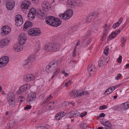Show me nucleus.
<instances>
[{
    "label": "nucleus",
    "instance_id": "obj_1",
    "mask_svg": "<svg viewBox=\"0 0 129 129\" xmlns=\"http://www.w3.org/2000/svg\"><path fill=\"white\" fill-rule=\"evenodd\" d=\"M73 13V11L71 9L67 10L63 14L59 15L60 17L63 20H68L72 16Z\"/></svg>",
    "mask_w": 129,
    "mask_h": 129
},
{
    "label": "nucleus",
    "instance_id": "obj_2",
    "mask_svg": "<svg viewBox=\"0 0 129 129\" xmlns=\"http://www.w3.org/2000/svg\"><path fill=\"white\" fill-rule=\"evenodd\" d=\"M36 99V94L34 92H30L28 94L26 100L29 104H31Z\"/></svg>",
    "mask_w": 129,
    "mask_h": 129
},
{
    "label": "nucleus",
    "instance_id": "obj_3",
    "mask_svg": "<svg viewBox=\"0 0 129 129\" xmlns=\"http://www.w3.org/2000/svg\"><path fill=\"white\" fill-rule=\"evenodd\" d=\"M14 100V97L13 93H9L7 97V100L10 106L12 107H14L15 106V103Z\"/></svg>",
    "mask_w": 129,
    "mask_h": 129
},
{
    "label": "nucleus",
    "instance_id": "obj_4",
    "mask_svg": "<svg viewBox=\"0 0 129 129\" xmlns=\"http://www.w3.org/2000/svg\"><path fill=\"white\" fill-rule=\"evenodd\" d=\"M9 58L7 56H4L0 58V67L6 65L9 61Z\"/></svg>",
    "mask_w": 129,
    "mask_h": 129
},
{
    "label": "nucleus",
    "instance_id": "obj_5",
    "mask_svg": "<svg viewBox=\"0 0 129 129\" xmlns=\"http://www.w3.org/2000/svg\"><path fill=\"white\" fill-rule=\"evenodd\" d=\"M36 13V10L33 8H31L29 11L27 16L30 20H32L35 18Z\"/></svg>",
    "mask_w": 129,
    "mask_h": 129
},
{
    "label": "nucleus",
    "instance_id": "obj_6",
    "mask_svg": "<svg viewBox=\"0 0 129 129\" xmlns=\"http://www.w3.org/2000/svg\"><path fill=\"white\" fill-rule=\"evenodd\" d=\"M87 71L90 76H92L95 73L96 69L93 65H90L88 66Z\"/></svg>",
    "mask_w": 129,
    "mask_h": 129
},
{
    "label": "nucleus",
    "instance_id": "obj_7",
    "mask_svg": "<svg viewBox=\"0 0 129 129\" xmlns=\"http://www.w3.org/2000/svg\"><path fill=\"white\" fill-rule=\"evenodd\" d=\"M16 25L17 26H19L22 25L23 23V20L21 16L17 15L16 16Z\"/></svg>",
    "mask_w": 129,
    "mask_h": 129
},
{
    "label": "nucleus",
    "instance_id": "obj_8",
    "mask_svg": "<svg viewBox=\"0 0 129 129\" xmlns=\"http://www.w3.org/2000/svg\"><path fill=\"white\" fill-rule=\"evenodd\" d=\"M109 26L107 25L106 24H105L103 26V28H104L103 32V36H102L101 37V41L103 39H104L106 37L107 35L109 30L110 29Z\"/></svg>",
    "mask_w": 129,
    "mask_h": 129
},
{
    "label": "nucleus",
    "instance_id": "obj_9",
    "mask_svg": "<svg viewBox=\"0 0 129 129\" xmlns=\"http://www.w3.org/2000/svg\"><path fill=\"white\" fill-rule=\"evenodd\" d=\"M19 42L22 45L24 44L26 39V35L25 34L22 33L20 34L19 36Z\"/></svg>",
    "mask_w": 129,
    "mask_h": 129
},
{
    "label": "nucleus",
    "instance_id": "obj_10",
    "mask_svg": "<svg viewBox=\"0 0 129 129\" xmlns=\"http://www.w3.org/2000/svg\"><path fill=\"white\" fill-rule=\"evenodd\" d=\"M55 18V17L53 16H48L46 18V22L47 24L52 26L53 24V22L54 21Z\"/></svg>",
    "mask_w": 129,
    "mask_h": 129
},
{
    "label": "nucleus",
    "instance_id": "obj_11",
    "mask_svg": "<svg viewBox=\"0 0 129 129\" xmlns=\"http://www.w3.org/2000/svg\"><path fill=\"white\" fill-rule=\"evenodd\" d=\"M35 77V76L33 74H28L24 77L23 80L25 82H29L34 80Z\"/></svg>",
    "mask_w": 129,
    "mask_h": 129
},
{
    "label": "nucleus",
    "instance_id": "obj_12",
    "mask_svg": "<svg viewBox=\"0 0 129 129\" xmlns=\"http://www.w3.org/2000/svg\"><path fill=\"white\" fill-rule=\"evenodd\" d=\"M2 30L1 34L2 36H4L9 33L11 31V29L8 26H5L3 27Z\"/></svg>",
    "mask_w": 129,
    "mask_h": 129
},
{
    "label": "nucleus",
    "instance_id": "obj_13",
    "mask_svg": "<svg viewBox=\"0 0 129 129\" xmlns=\"http://www.w3.org/2000/svg\"><path fill=\"white\" fill-rule=\"evenodd\" d=\"M9 41L8 38L1 39L0 40V46L1 48L6 46L9 43Z\"/></svg>",
    "mask_w": 129,
    "mask_h": 129
},
{
    "label": "nucleus",
    "instance_id": "obj_14",
    "mask_svg": "<svg viewBox=\"0 0 129 129\" xmlns=\"http://www.w3.org/2000/svg\"><path fill=\"white\" fill-rule=\"evenodd\" d=\"M70 95L74 98L78 97L81 96V93L79 91H76L75 90H73L70 91Z\"/></svg>",
    "mask_w": 129,
    "mask_h": 129
},
{
    "label": "nucleus",
    "instance_id": "obj_15",
    "mask_svg": "<svg viewBox=\"0 0 129 129\" xmlns=\"http://www.w3.org/2000/svg\"><path fill=\"white\" fill-rule=\"evenodd\" d=\"M97 14L98 13L96 12H94L89 14L86 18V21L87 23L90 22L91 21V19L92 17H93L94 18H95Z\"/></svg>",
    "mask_w": 129,
    "mask_h": 129
},
{
    "label": "nucleus",
    "instance_id": "obj_16",
    "mask_svg": "<svg viewBox=\"0 0 129 129\" xmlns=\"http://www.w3.org/2000/svg\"><path fill=\"white\" fill-rule=\"evenodd\" d=\"M14 2L7 1L6 6L7 8L9 10H12L15 6Z\"/></svg>",
    "mask_w": 129,
    "mask_h": 129
},
{
    "label": "nucleus",
    "instance_id": "obj_17",
    "mask_svg": "<svg viewBox=\"0 0 129 129\" xmlns=\"http://www.w3.org/2000/svg\"><path fill=\"white\" fill-rule=\"evenodd\" d=\"M23 45L19 42L16 46H15L14 49L16 52H19L22 51L23 49Z\"/></svg>",
    "mask_w": 129,
    "mask_h": 129
},
{
    "label": "nucleus",
    "instance_id": "obj_18",
    "mask_svg": "<svg viewBox=\"0 0 129 129\" xmlns=\"http://www.w3.org/2000/svg\"><path fill=\"white\" fill-rule=\"evenodd\" d=\"M53 51H56L59 49L60 47V44L57 43H51Z\"/></svg>",
    "mask_w": 129,
    "mask_h": 129
},
{
    "label": "nucleus",
    "instance_id": "obj_19",
    "mask_svg": "<svg viewBox=\"0 0 129 129\" xmlns=\"http://www.w3.org/2000/svg\"><path fill=\"white\" fill-rule=\"evenodd\" d=\"M42 6L44 9L47 10L51 9V5L47 1H44L42 4Z\"/></svg>",
    "mask_w": 129,
    "mask_h": 129
},
{
    "label": "nucleus",
    "instance_id": "obj_20",
    "mask_svg": "<svg viewBox=\"0 0 129 129\" xmlns=\"http://www.w3.org/2000/svg\"><path fill=\"white\" fill-rule=\"evenodd\" d=\"M56 103L57 102L55 100L50 102L47 105L49 106V109L51 110L54 108L56 106Z\"/></svg>",
    "mask_w": 129,
    "mask_h": 129
},
{
    "label": "nucleus",
    "instance_id": "obj_21",
    "mask_svg": "<svg viewBox=\"0 0 129 129\" xmlns=\"http://www.w3.org/2000/svg\"><path fill=\"white\" fill-rule=\"evenodd\" d=\"M31 61L27 59L23 64V66L25 68L29 69L31 67Z\"/></svg>",
    "mask_w": 129,
    "mask_h": 129
},
{
    "label": "nucleus",
    "instance_id": "obj_22",
    "mask_svg": "<svg viewBox=\"0 0 129 129\" xmlns=\"http://www.w3.org/2000/svg\"><path fill=\"white\" fill-rule=\"evenodd\" d=\"M54 21L52 26L57 27L59 26L61 23V21L60 19L55 18Z\"/></svg>",
    "mask_w": 129,
    "mask_h": 129
},
{
    "label": "nucleus",
    "instance_id": "obj_23",
    "mask_svg": "<svg viewBox=\"0 0 129 129\" xmlns=\"http://www.w3.org/2000/svg\"><path fill=\"white\" fill-rule=\"evenodd\" d=\"M30 4V3L29 1H24V3L21 5V7L22 9H27Z\"/></svg>",
    "mask_w": 129,
    "mask_h": 129
},
{
    "label": "nucleus",
    "instance_id": "obj_24",
    "mask_svg": "<svg viewBox=\"0 0 129 129\" xmlns=\"http://www.w3.org/2000/svg\"><path fill=\"white\" fill-rule=\"evenodd\" d=\"M51 43H50L47 44L45 47V50L48 52L53 51Z\"/></svg>",
    "mask_w": 129,
    "mask_h": 129
},
{
    "label": "nucleus",
    "instance_id": "obj_25",
    "mask_svg": "<svg viewBox=\"0 0 129 129\" xmlns=\"http://www.w3.org/2000/svg\"><path fill=\"white\" fill-rule=\"evenodd\" d=\"M54 70L58 66V63L57 60H53L49 63Z\"/></svg>",
    "mask_w": 129,
    "mask_h": 129
},
{
    "label": "nucleus",
    "instance_id": "obj_26",
    "mask_svg": "<svg viewBox=\"0 0 129 129\" xmlns=\"http://www.w3.org/2000/svg\"><path fill=\"white\" fill-rule=\"evenodd\" d=\"M103 124L105 126L104 127L105 129H112L111 125L108 121H105L103 123Z\"/></svg>",
    "mask_w": 129,
    "mask_h": 129
},
{
    "label": "nucleus",
    "instance_id": "obj_27",
    "mask_svg": "<svg viewBox=\"0 0 129 129\" xmlns=\"http://www.w3.org/2000/svg\"><path fill=\"white\" fill-rule=\"evenodd\" d=\"M32 25V23L29 21H27L25 23L24 27L23 29L24 30L27 29V28H28L31 26Z\"/></svg>",
    "mask_w": 129,
    "mask_h": 129
},
{
    "label": "nucleus",
    "instance_id": "obj_28",
    "mask_svg": "<svg viewBox=\"0 0 129 129\" xmlns=\"http://www.w3.org/2000/svg\"><path fill=\"white\" fill-rule=\"evenodd\" d=\"M54 70L52 67L50 65V64L49 65L47 66L46 67V71L48 73L52 72Z\"/></svg>",
    "mask_w": 129,
    "mask_h": 129
},
{
    "label": "nucleus",
    "instance_id": "obj_29",
    "mask_svg": "<svg viewBox=\"0 0 129 129\" xmlns=\"http://www.w3.org/2000/svg\"><path fill=\"white\" fill-rule=\"evenodd\" d=\"M129 108V101L125 102L122 105V108L124 110Z\"/></svg>",
    "mask_w": 129,
    "mask_h": 129
},
{
    "label": "nucleus",
    "instance_id": "obj_30",
    "mask_svg": "<svg viewBox=\"0 0 129 129\" xmlns=\"http://www.w3.org/2000/svg\"><path fill=\"white\" fill-rule=\"evenodd\" d=\"M20 87L21 88V89H22L24 92L29 89L30 88V86L29 84H24L23 85L21 86Z\"/></svg>",
    "mask_w": 129,
    "mask_h": 129
},
{
    "label": "nucleus",
    "instance_id": "obj_31",
    "mask_svg": "<svg viewBox=\"0 0 129 129\" xmlns=\"http://www.w3.org/2000/svg\"><path fill=\"white\" fill-rule=\"evenodd\" d=\"M117 35L116 33V32H113L109 35L107 38L108 40L109 41L114 38Z\"/></svg>",
    "mask_w": 129,
    "mask_h": 129
},
{
    "label": "nucleus",
    "instance_id": "obj_32",
    "mask_svg": "<svg viewBox=\"0 0 129 129\" xmlns=\"http://www.w3.org/2000/svg\"><path fill=\"white\" fill-rule=\"evenodd\" d=\"M40 43L39 41H38L36 42L35 45V48L34 49V51L36 52H38L40 49Z\"/></svg>",
    "mask_w": 129,
    "mask_h": 129
},
{
    "label": "nucleus",
    "instance_id": "obj_33",
    "mask_svg": "<svg viewBox=\"0 0 129 129\" xmlns=\"http://www.w3.org/2000/svg\"><path fill=\"white\" fill-rule=\"evenodd\" d=\"M35 36H37L40 35L41 33L40 30L38 28H34Z\"/></svg>",
    "mask_w": 129,
    "mask_h": 129
},
{
    "label": "nucleus",
    "instance_id": "obj_34",
    "mask_svg": "<svg viewBox=\"0 0 129 129\" xmlns=\"http://www.w3.org/2000/svg\"><path fill=\"white\" fill-rule=\"evenodd\" d=\"M126 40V38L125 37H122L121 39V46L122 47H123L125 44V42Z\"/></svg>",
    "mask_w": 129,
    "mask_h": 129
},
{
    "label": "nucleus",
    "instance_id": "obj_35",
    "mask_svg": "<svg viewBox=\"0 0 129 129\" xmlns=\"http://www.w3.org/2000/svg\"><path fill=\"white\" fill-rule=\"evenodd\" d=\"M67 3V5L70 7L71 8L74 7V3L72 2L70 0L68 1Z\"/></svg>",
    "mask_w": 129,
    "mask_h": 129
},
{
    "label": "nucleus",
    "instance_id": "obj_36",
    "mask_svg": "<svg viewBox=\"0 0 129 129\" xmlns=\"http://www.w3.org/2000/svg\"><path fill=\"white\" fill-rule=\"evenodd\" d=\"M52 97L53 96L52 95H50L48 97L44 100V101L43 102V104H45L49 101L51 100Z\"/></svg>",
    "mask_w": 129,
    "mask_h": 129
},
{
    "label": "nucleus",
    "instance_id": "obj_37",
    "mask_svg": "<svg viewBox=\"0 0 129 129\" xmlns=\"http://www.w3.org/2000/svg\"><path fill=\"white\" fill-rule=\"evenodd\" d=\"M36 58V57L35 55H32L29 57L27 59L31 61H31H33L35 60Z\"/></svg>",
    "mask_w": 129,
    "mask_h": 129
},
{
    "label": "nucleus",
    "instance_id": "obj_38",
    "mask_svg": "<svg viewBox=\"0 0 129 129\" xmlns=\"http://www.w3.org/2000/svg\"><path fill=\"white\" fill-rule=\"evenodd\" d=\"M34 28H31L28 30V34L29 35H31L32 36H34Z\"/></svg>",
    "mask_w": 129,
    "mask_h": 129
},
{
    "label": "nucleus",
    "instance_id": "obj_39",
    "mask_svg": "<svg viewBox=\"0 0 129 129\" xmlns=\"http://www.w3.org/2000/svg\"><path fill=\"white\" fill-rule=\"evenodd\" d=\"M25 97L24 96L22 95L19 96L18 98V101L20 102H23L25 101Z\"/></svg>",
    "mask_w": 129,
    "mask_h": 129
},
{
    "label": "nucleus",
    "instance_id": "obj_40",
    "mask_svg": "<svg viewBox=\"0 0 129 129\" xmlns=\"http://www.w3.org/2000/svg\"><path fill=\"white\" fill-rule=\"evenodd\" d=\"M74 115H73L74 117H77L80 115V113L79 111H73Z\"/></svg>",
    "mask_w": 129,
    "mask_h": 129
},
{
    "label": "nucleus",
    "instance_id": "obj_41",
    "mask_svg": "<svg viewBox=\"0 0 129 129\" xmlns=\"http://www.w3.org/2000/svg\"><path fill=\"white\" fill-rule=\"evenodd\" d=\"M75 3V5L79 6H81L82 5V3L79 0H77L76 1Z\"/></svg>",
    "mask_w": 129,
    "mask_h": 129
},
{
    "label": "nucleus",
    "instance_id": "obj_42",
    "mask_svg": "<svg viewBox=\"0 0 129 129\" xmlns=\"http://www.w3.org/2000/svg\"><path fill=\"white\" fill-rule=\"evenodd\" d=\"M109 48L108 46L105 47L104 51V53L106 55H107L108 54Z\"/></svg>",
    "mask_w": 129,
    "mask_h": 129
},
{
    "label": "nucleus",
    "instance_id": "obj_43",
    "mask_svg": "<svg viewBox=\"0 0 129 129\" xmlns=\"http://www.w3.org/2000/svg\"><path fill=\"white\" fill-rule=\"evenodd\" d=\"M60 71V70L59 69H58L53 74V76L51 77V78L53 79L57 74H58Z\"/></svg>",
    "mask_w": 129,
    "mask_h": 129
},
{
    "label": "nucleus",
    "instance_id": "obj_44",
    "mask_svg": "<svg viewBox=\"0 0 129 129\" xmlns=\"http://www.w3.org/2000/svg\"><path fill=\"white\" fill-rule=\"evenodd\" d=\"M24 91L22 89H21V88L20 87L19 89L17 91V94L18 95H20Z\"/></svg>",
    "mask_w": 129,
    "mask_h": 129
},
{
    "label": "nucleus",
    "instance_id": "obj_45",
    "mask_svg": "<svg viewBox=\"0 0 129 129\" xmlns=\"http://www.w3.org/2000/svg\"><path fill=\"white\" fill-rule=\"evenodd\" d=\"M73 111H72L71 112L68 113H67L68 116L69 118L74 117L73 115H74V113Z\"/></svg>",
    "mask_w": 129,
    "mask_h": 129
},
{
    "label": "nucleus",
    "instance_id": "obj_46",
    "mask_svg": "<svg viewBox=\"0 0 129 129\" xmlns=\"http://www.w3.org/2000/svg\"><path fill=\"white\" fill-rule=\"evenodd\" d=\"M112 91H110V90H108V89H107L105 92L104 93V95H107L111 92Z\"/></svg>",
    "mask_w": 129,
    "mask_h": 129
},
{
    "label": "nucleus",
    "instance_id": "obj_47",
    "mask_svg": "<svg viewBox=\"0 0 129 129\" xmlns=\"http://www.w3.org/2000/svg\"><path fill=\"white\" fill-rule=\"evenodd\" d=\"M107 108V106L105 105H103L101 106L99 108V109L102 110L104 109H106Z\"/></svg>",
    "mask_w": 129,
    "mask_h": 129
},
{
    "label": "nucleus",
    "instance_id": "obj_48",
    "mask_svg": "<svg viewBox=\"0 0 129 129\" xmlns=\"http://www.w3.org/2000/svg\"><path fill=\"white\" fill-rule=\"evenodd\" d=\"M104 64V63L103 61H100L99 63V67H101L103 66Z\"/></svg>",
    "mask_w": 129,
    "mask_h": 129
},
{
    "label": "nucleus",
    "instance_id": "obj_49",
    "mask_svg": "<svg viewBox=\"0 0 129 129\" xmlns=\"http://www.w3.org/2000/svg\"><path fill=\"white\" fill-rule=\"evenodd\" d=\"M76 46H75L74 48V50L73 52V56L74 57L76 56V52L75 51L76 50Z\"/></svg>",
    "mask_w": 129,
    "mask_h": 129
},
{
    "label": "nucleus",
    "instance_id": "obj_50",
    "mask_svg": "<svg viewBox=\"0 0 129 129\" xmlns=\"http://www.w3.org/2000/svg\"><path fill=\"white\" fill-rule=\"evenodd\" d=\"M16 122L15 121H13L12 122L11 124L10 125V127H13L14 125L16 123Z\"/></svg>",
    "mask_w": 129,
    "mask_h": 129
},
{
    "label": "nucleus",
    "instance_id": "obj_51",
    "mask_svg": "<svg viewBox=\"0 0 129 129\" xmlns=\"http://www.w3.org/2000/svg\"><path fill=\"white\" fill-rule=\"evenodd\" d=\"M55 117L56 119L58 120H59L61 118V117L60 116V115L58 114H57L56 115Z\"/></svg>",
    "mask_w": 129,
    "mask_h": 129
},
{
    "label": "nucleus",
    "instance_id": "obj_52",
    "mask_svg": "<svg viewBox=\"0 0 129 129\" xmlns=\"http://www.w3.org/2000/svg\"><path fill=\"white\" fill-rule=\"evenodd\" d=\"M122 19L123 18L122 17L120 18L118 20V21L116 22V24L118 23V25H120L121 23Z\"/></svg>",
    "mask_w": 129,
    "mask_h": 129
},
{
    "label": "nucleus",
    "instance_id": "obj_53",
    "mask_svg": "<svg viewBox=\"0 0 129 129\" xmlns=\"http://www.w3.org/2000/svg\"><path fill=\"white\" fill-rule=\"evenodd\" d=\"M36 129H48L45 126H39L37 127Z\"/></svg>",
    "mask_w": 129,
    "mask_h": 129
},
{
    "label": "nucleus",
    "instance_id": "obj_54",
    "mask_svg": "<svg viewBox=\"0 0 129 129\" xmlns=\"http://www.w3.org/2000/svg\"><path fill=\"white\" fill-rule=\"evenodd\" d=\"M87 114V112H84L83 113H82L80 114V116L81 117H82L85 116Z\"/></svg>",
    "mask_w": 129,
    "mask_h": 129
},
{
    "label": "nucleus",
    "instance_id": "obj_55",
    "mask_svg": "<svg viewBox=\"0 0 129 129\" xmlns=\"http://www.w3.org/2000/svg\"><path fill=\"white\" fill-rule=\"evenodd\" d=\"M122 56H121L120 55L119 57V58L117 59V62L118 63H121V59H122Z\"/></svg>",
    "mask_w": 129,
    "mask_h": 129
},
{
    "label": "nucleus",
    "instance_id": "obj_56",
    "mask_svg": "<svg viewBox=\"0 0 129 129\" xmlns=\"http://www.w3.org/2000/svg\"><path fill=\"white\" fill-rule=\"evenodd\" d=\"M65 114L66 113L64 112H62L59 114L60 115V116L62 118L65 115Z\"/></svg>",
    "mask_w": 129,
    "mask_h": 129
},
{
    "label": "nucleus",
    "instance_id": "obj_57",
    "mask_svg": "<svg viewBox=\"0 0 129 129\" xmlns=\"http://www.w3.org/2000/svg\"><path fill=\"white\" fill-rule=\"evenodd\" d=\"M31 106L30 105H28L25 107L24 109L25 110H29L31 108Z\"/></svg>",
    "mask_w": 129,
    "mask_h": 129
},
{
    "label": "nucleus",
    "instance_id": "obj_58",
    "mask_svg": "<svg viewBox=\"0 0 129 129\" xmlns=\"http://www.w3.org/2000/svg\"><path fill=\"white\" fill-rule=\"evenodd\" d=\"M119 25L118 23L116 24V22L112 26L113 28H115L117 27Z\"/></svg>",
    "mask_w": 129,
    "mask_h": 129
},
{
    "label": "nucleus",
    "instance_id": "obj_59",
    "mask_svg": "<svg viewBox=\"0 0 129 129\" xmlns=\"http://www.w3.org/2000/svg\"><path fill=\"white\" fill-rule=\"evenodd\" d=\"M81 93V95L82 94L83 95H87L88 94V92L86 91H82Z\"/></svg>",
    "mask_w": 129,
    "mask_h": 129
},
{
    "label": "nucleus",
    "instance_id": "obj_60",
    "mask_svg": "<svg viewBox=\"0 0 129 129\" xmlns=\"http://www.w3.org/2000/svg\"><path fill=\"white\" fill-rule=\"evenodd\" d=\"M44 95L43 94H41L39 96V99L41 100L43 99L44 98Z\"/></svg>",
    "mask_w": 129,
    "mask_h": 129
},
{
    "label": "nucleus",
    "instance_id": "obj_61",
    "mask_svg": "<svg viewBox=\"0 0 129 129\" xmlns=\"http://www.w3.org/2000/svg\"><path fill=\"white\" fill-rule=\"evenodd\" d=\"M62 72L66 77H67L68 76V74L64 71H63Z\"/></svg>",
    "mask_w": 129,
    "mask_h": 129
},
{
    "label": "nucleus",
    "instance_id": "obj_62",
    "mask_svg": "<svg viewBox=\"0 0 129 129\" xmlns=\"http://www.w3.org/2000/svg\"><path fill=\"white\" fill-rule=\"evenodd\" d=\"M100 117H104L105 116V114L104 113H101L100 114Z\"/></svg>",
    "mask_w": 129,
    "mask_h": 129
},
{
    "label": "nucleus",
    "instance_id": "obj_63",
    "mask_svg": "<svg viewBox=\"0 0 129 129\" xmlns=\"http://www.w3.org/2000/svg\"><path fill=\"white\" fill-rule=\"evenodd\" d=\"M80 44V41L79 40H78L77 42V43L76 44V47L77 46H78V45H79Z\"/></svg>",
    "mask_w": 129,
    "mask_h": 129
},
{
    "label": "nucleus",
    "instance_id": "obj_64",
    "mask_svg": "<svg viewBox=\"0 0 129 129\" xmlns=\"http://www.w3.org/2000/svg\"><path fill=\"white\" fill-rule=\"evenodd\" d=\"M121 85L120 84H118L115 85V88H117L120 87Z\"/></svg>",
    "mask_w": 129,
    "mask_h": 129
}]
</instances>
